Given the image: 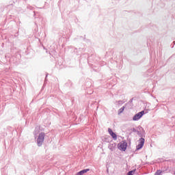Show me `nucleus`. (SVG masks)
Returning a JSON list of instances; mask_svg holds the SVG:
<instances>
[{"instance_id": "nucleus-1", "label": "nucleus", "mask_w": 175, "mask_h": 175, "mask_svg": "<svg viewBox=\"0 0 175 175\" xmlns=\"http://www.w3.org/2000/svg\"><path fill=\"white\" fill-rule=\"evenodd\" d=\"M43 142H44V133H41L37 138V144L38 147H40L42 144H43Z\"/></svg>"}, {"instance_id": "nucleus-2", "label": "nucleus", "mask_w": 175, "mask_h": 175, "mask_svg": "<svg viewBox=\"0 0 175 175\" xmlns=\"http://www.w3.org/2000/svg\"><path fill=\"white\" fill-rule=\"evenodd\" d=\"M143 116H144V111H142L135 114L133 118V120L139 121L143 117Z\"/></svg>"}, {"instance_id": "nucleus-3", "label": "nucleus", "mask_w": 175, "mask_h": 175, "mask_svg": "<svg viewBox=\"0 0 175 175\" xmlns=\"http://www.w3.org/2000/svg\"><path fill=\"white\" fill-rule=\"evenodd\" d=\"M126 147H128V144L126 142H122L119 144V150L122 151H125Z\"/></svg>"}, {"instance_id": "nucleus-4", "label": "nucleus", "mask_w": 175, "mask_h": 175, "mask_svg": "<svg viewBox=\"0 0 175 175\" xmlns=\"http://www.w3.org/2000/svg\"><path fill=\"white\" fill-rule=\"evenodd\" d=\"M139 144L136 146L137 150H141V148H143V146H144V138H140L139 139Z\"/></svg>"}, {"instance_id": "nucleus-5", "label": "nucleus", "mask_w": 175, "mask_h": 175, "mask_svg": "<svg viewBox=\"0 0 175 175\" xmlns=\"http://www.w3.org/2000/svg\"><path fill=\"white\" fill-rule=\"evenodd\" d=\"M108 132L111 137L113 138V140H117V135L114 132H113V130H111V129H108Z\"/></svg>"}, {"instance_id": "nucleus-6", "label": "nucleus", "mask_w": 175, "mask_h": 175, "mask_svg": "<svg viewBox=\"0 0 175 175\" xmlns=\"http://www.w3.org/2000/svg\"><path fill=\"white\" fill-rule=\"evenodd\" d=\"M88 172H90V169H85L81 171H80V173L81 175L85 174V173H88Z\"/></svg>"}, {"instance_id": "nucleus-7", "label": "nucleus", "mask_w": 175, "mask_h": 175, "mask_svg": "<svg viewBox=\"0 0 175 175\" xmlns=\"http://www.w3.org/2000/svg\"><path fill=\"white\" fill-rule=\"evenodd\" d=\"M124 110H125V107H122L118 111V114H121V113H122L124 111Z\"/></svg>"}, {"instance_id": "nucleus-8", "label": "nucleus", "mask_w": 175, "mask_h": 175, "mask_svg": "<svg viewBox=\"0 0 175 175\" xmlns=\"http://www.w3.org/2000/svg\"><path fill=\"white\" fill-rule=\"evenodd\" d=\"M162 173H163V172L161 170H157V172L154 174V175H162Z\"/></svg>"}, {"instance_id": "nucleus-9", "label": "nucleus", "mask_w": 175, "mask_h": 175, "mask_svg": "<svg viewBox=\"0 0 175 175\" xmlns=\"http://www.w3.org/2000/svg\"><path fill=\"white\" fill-rule=\"evenodd\" d=\"M109 150H111V151H114V147L113 146V144L112 145L110 144L109 146Z\"/></svg>"}, {"instance_id": "nucleus-10", "label": "nucleus", "mask_w": 175, "mask_h": 175, "mask_svg": "<svg viewBox=\"0 0 175 175\" xmlns=\"http://www.w3.org/2000/svg\"><path fill=\"white\" fill-rule=\"evenodd\" d=\"M39 133V127H36V130L34 131V135H36V133Z\"/></svg>"}, {"instance_id": "nucleus-11", "label": "nucleus", "mask_w": 175, "mask_h": 175, "mask_svg": "<svg viewBox=\"0 0 175 175\" xmlns=\"http://www.w3.org/2000/svg\"><path fill=\"white\" fill-rule=\"evenodd\" d=\"M133 173H135V170L129 172L127 175H133Z\"/></svg>"}, {"instance_id": "nucleus-12", "label": "nucleus", "mask_w": 175, "mask_h": 175, "mask_svg": "<svg viewBox=\"0 0 175 175\" xmlns=\"http://www.w3.org/2000/svg\"><path fill=\"white\" fill-rule=\"evenodd\" d=\"M137 134L138 135V136H139L140 137H142L143 135H142V133H140V131H137Z\"/></svg>"}, {"instance_id": "nucleus-13", "label": "nucleus", "mask_w": 175, "mask_h": 175, "mask_svg": "<svg viewBox=\"0 0 175 175\" xmlns=\"http://www.w3.org/2000/svg\"><path fill=\"white\" fill-rule=\"evenodd\" d=\"M121 103L122 104V103H124V102H122V100H119V101H118V104H119V105H121Z\"/></svg>"}, {"instance_id": "nucleus-14", "label": "nucleus", "mask_w": 175, "mask_h": 175, "mask_svg": "<svg viewBox=\"0 0 175 175\" xmlns=\"http://www.w3.org/2000/svg\"><path fill=\"white\" fill-rule=\"evenodd\" d=\"M133 132H137V130H136V129L133 128Z\"/></svg>"}, {"instance_id": "nucleus-15", "label": "nucleus", "mask_w": 175, "mask_h": 175, "mask_svg": "<svg viewBox=\"0 0 175 175\" xmlns=\"http://www.w3.org/2000/svg\"><path fill=\"white\" fill-rule=\"evenodd\" d=\"M75 175H81V174L80 172H77Z\"/></svg>"}, {"instance_id": "nucleus-16", "label": "nucleus", "mask_w": 175, "mask_h": 175, "mask_svg": "<svg viewBox=\"0 0 175 175\" xmlns=\"http://www.w3.org/2000/svg\"><path fill=\"white\" fill-rule=\"evenodd\" d=\"M174 44H175V41L173 42Z\"/></svg>"}, {"instance_id": "nucleus-17", "label": "nucleus", "mask_w": 175, "mask_h": 175, "mask_svg": "<svg viewBox=\"0 0 175 175\" xmlns=\"http://www.w3.org/2000/svg\"><path fill=\"white\" fill-rule=\"evenodd\" d=\"M140 128V129H143L142 127H139Z\"/></svg>"}, {"instance_id": "nucleus-18", "label": "nucleus", "mask_w": 175, "mask_h": 175, "mask_svg": "<svg viewBox=\"0 0 175 175\" xmlns=\"http://www.w3.org/2000/svg\"><path fill=\"white\" fill-rule=\"evenodd\" d=\"M172 118H174V117L173 116Z\"/></svg>"}]
</instances>
